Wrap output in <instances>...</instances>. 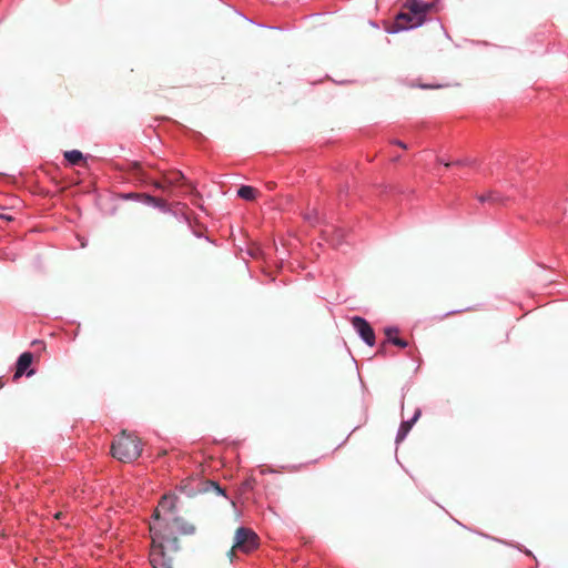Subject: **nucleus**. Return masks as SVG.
Segmentation results:
<instances>
[{
  "mask_svg": "<svg viewBox=\"0 0 568 568\" xmlns=\"http://www.w3.org/2000/svg\"><path fill=\"white\" fill-rule=\"evenodd\" d=\"M155 520L150 524V562L153 568H174L180 550L179 539L196 531L194 524L186 519L165 520V528L155 530Z\"/></svg>",
  "mask_w": 568,
  "mask_h": 568,
  "instance_id": "nucleus-1",
  "label": "nucleus"
},
{
  "mask_svg": "<svg viewBox=\"0 0 568 568\" xmlns=\"http://www.w3.org/2000/svg\"><path fill=\"white\" fill-rule=\"evenodd\" d=\"M432 7V3H426L422 0H407L403 6L404 11L399 12L395 18L396 31L422 26Z\"/></svg>",
  "mask_w": 568,
  "mask_h": 568,
  "instance_id": "nucleus-2",
  "label": "nucleus"
},
{
  "mask_svg": "<svg viewBox=\"0 0 568 568\" xmlns=\"http://www.w3.org/2000/svg\"><path fill=\"white\" fill-rule=\"evenodd\" d=\"M112 456L123 463H131L138 459L142 453L140 438L128 432H122L112 443Z\"/></svg>",
  "mask_w": 568,
  "mask_h": 568,
  "instance_id": "nucleus-3",
  "label": "nucleus"
},
{
  "mask_svg": "<svg viewBox=\"0 0 568 568\" xmlns=\"http://www.w3.org/2000/svg\"><path fill=\"white\" fill-rule=\"evenodd\" d=\"M260 546V536L252 528L241 526L235 530L233 545L227 556L231 561H234L239 554L251 555L256 551Z\"/></svg>",
  "mask_w": 568,
  "mask_h": 568,
  "instance_id": "nucleus-4",
  "label": "nucleus"
},
{
  "mask_svg": "<svg viewBox=\"0 0 568 568\" xmlns=\"http://www.w3.org/2000/svg\"><path fill=\"white\" fill-rule=\"evenodd\" d=\"M178 496L174 493L164 494L153 511L152 520H155V530L165 528V520L184 519L178 515Z\"/></svg>",
  "mask_w": 568,
  "mask_h": 568,
  "instance_id": "nucleus-5",
  "label": "nucleus"
},
{
  "mask_svg": "<svg viewBox=\"0 0 568 568\" xmlns=\"http://www.w3.org/2000/svg\"><path fill=\"white\" fill-rule=\"evenodd\" d=\"M351 323L356 333L361 336V338L368 345L374 346L376 343V336L371 324L361 316H353L351 318Z\"/></svg>",
  "mask_w": 568,
  "mask_h": 568,
  "instance_id": "nucleus-6",
  "label": "nucleus"
},
{
  "mask_svg": "<svg viewBox=\"0 0 568 568\" xmlns=\"http://www.w3.org/2000/svg\"><path fill=\"white\" fill-rule=\"evenodd\" d=\"M184 175L180 171L165 173L160 181H154L152 185L165 193H170L172 187L182 185Z\"/></svg>",
  "mask_w": 568,
  "mask_h": 568,
  "instance_id": "nucleus-7",
  "label": "nucleus"
},
{
  "mask_svg": "<svg viewBox=\"0 0 568 568\" xmlns=\"http://www.w3.org/2000/svg\"><path fill=\"white\" fill-rule=\"evenodd\" d=\"M384 333L386 336V341H384L381 344V346L377 351V355L385 356L387 343H390L399 348H406L408 346V342L405 341L404 338L399 337V329L397 327H394V326L386 327L384 329Z\"/></svg>",
  "mask_w": 568,
  "mask_h": 568,
  "instance_id": "nucleus-8",
  "label": "nucleus"
},
{
  "mask_svg": "<svg viewBox=\"0 0 568 568\" xmlns=\"http://www.w3.org/2000/svg\"><path fill=\"white\" fill-rule=\"evenodd\" d=\"M32 361H33V355L30 352H24L18 357V361L16 364V372L13 375L14 381L19 379L24 374L27 376H31L34 373L33 369H30Z\"/></svg>",
  "mask_w": 568,
  "mask_h": 568,
  "instance_id": "nucleus-9",
  "label": "nucleus"
},
{
  "mask_svg": "<svg viewBox=\"0 0 568 568\" xmlns=\"http://www.w3.org/2000/svg\"><path fill=\"white\" fill-rule=\"evenodd\" d=\"M420 414H422L420 409L417 408L415 410V413H414V416L410 419L404 420V422L400 423L399 428H398L397 434H396V442L397 443L403 442L406 438V436L410 432L413 425L419 418Z\"/></svg>",
  "mask_w": 568,
  "mask_h": 568,
  "instance_id": "nucleus-10",
  "label": "nucleus"
},
{
  "mask_svg": "<svg viewBox=\"0 0 568 568\" xmlns=\"http://www.w3.org/2000/svg\"><path fill=\"white\" fill-rule=\"evenodd\" d=\"M476 199L481 204L488 203V204H491V205L503 204L504 201H505V197L499 192H497V191H487L485 193L477 194Z\"/></svg>",
  "mask_w": 568,
  "mask_h": 568,
  "instance_id": "nucleus-11",
  "label": "nucleus"
},
{
  "mask_svg": "<svg viewBox=\"0 0 568 568\" xmlns=\"http://www.w3.org/2000/svg\"><path fill=\"white\" fill-rule=\"evenodd\" d=\"M143 203L148 204V205H151V206H154V207L161 210L162 212H169L170 211L169 203H168L166 200L161 199V197H156V196H153V195H150V194H145Z\"/></svg>",
  "mask_w": 568,
  "mask_h": 568,
  "instance_id": "nucleus-12",
  "label": "nucleus"
},
{
  "mask_svg": "<svg viewBox=\"0 0 568 568\" xmlns=\"http://www.w3.org/2000/svg\"><path fill=\"white\" fill-rule=\"evenodd\" d=\"M63 156L68 164L72 166L80 165L85 162L82 152L79 150L65 151Z\"/></svg>",
  "mask_w": 568,
  "mask_h": 568,
  "instance_id": "nucleus-13",
  "label": "nucleus"
},
{
  "mask_svg": "<svg viewBox=\"0 0 568 568\" xmlns=\"http://www.w3.org/2000/svg\"><path fill=\"white\" fill-rule=\"evenodd\" d=\"M258 194V191L250 185H242L237 190V196L245 201H254Z\"/></svg>",
  "mask_w": 568,
  "mask_h": 568,
  "instance_id": "nucleus-14",
  "label": "nucleus"
},
{
  "mask_svg": "<svg viewBox=\"0 0 568 568\" xmlns=\"http://www.w3.org/2000/svg\"><path fill=\"white\" fill-rule=\"evenodd\" d=\"M255 486H256V479L254 477L250 476L241 483L239 489L242 494H245V493L254 490Z\"/></svg>",
  "mask_w": 568,
  "mask_h": 568,
  "instance_id": "nucleus-15",
  "label": "nucleus"
},
{
  "mask_svg": "<svg viewBox=\"0 0 568 568\" xmlns=\"http://www.w3.org/2000/svg\"><path fill=\"white\" fill-rule=\"evenodd\" d=\"M146 193H136V192H130V193H121L120 199L122 200H133V201H144V196Z\"/></svg>",
  "mask_w": 568,
  "mask_h": 568,
  "instance_id": "nucleus-16",
  "label": "nucleus"
},
{
  "mask_svg": "<svg viewBox=\"0 0 568 568\" xmlns=\"http://www.w3.org/2000/svg\"><path fill=\"white\" fill-rule=\"evenodd\" d=\"M304 219L311 224V225H315L318 223L320 221V216H318V213L316 210H313L311 212H307L305 215H304Z\"/></svg>",
  "mask_w": 568,
  "mask_h": 568,
  "instance_id": "nucleus-17",
  "label": "nucleus"
},
{
  "mask_svg": "<svg viewBox=\"0 0 568 568\" xmlns=\"http://www.w3.org/2000/svg\"><path fill=\"white\" fill-rule=\"evenodd\" d=\"M315 463H317V459H315V460H311V462H308V463H306V464H303V465H301V466H294V467H292V468H285V467H283V469H287V470H290V471H296V470H300L303 466L313 465V464H315Z\"/></svg>",
  "mask_w": 568,
  "mask_h": 568,
  "instance_id": "nucleus-18",
  "label": "nucleus"
},
{
  "mask_svg": "<svg viewBox=\"0 0 568 568\" xmlns=\"http://www.w3.org/2000/svg\"><path fill=\"white\" fill-rule=\"evenodd\" d=\"M268 473H270V474H271V473H274V470H273L271 467H267V466H263V467L261 468V474H263V475H264V474H268Z\"/></svg>",
  "mask_w": 568,
  "mask_h": 568,
  "instance_id": "nucleus-19",
  "label": "nucleus"
},
{
  "mask_svg": "<svg viewBox=\"0 0 568 568\" xmlns=\"http://www.w3.org/2000/svg\"><path fill=\"white\" fill-rule=\"evenodd\" d=\"M32 344H33L34 346H36V345H37V346H39V347H40V348H42V349L44 348V343H43L42 341H34Z\"/></svg>",
  "mask_w": 568,
  "mask_h": 568,
  "instance_id": "nucleus-20",
  "label": "nucleus"
},
{
  "mask_svg": "<svg viewBox=\"0 0 568 568\" xmlns=\"http://www.w3.org/2000/svg\"><path fill=\"white\" fill-rule=\"evenodd\" d=\"M395 144H397L398 146L403 148V149H406V144L403 143L402 141H394Z\"/></svg>",
  "mask_w": 568,
  "mask_h": 568,
  "instance_id": "nucleus-21",
  "label": "nucleus"
},
{
  "mask_svg": "<svg viewBox=\"0 0 568 568\" xmlns=\"http://www.w3.org/2000/svg\"><path fill=\"white\" fill-rule=\"evenodd\" d=\"M327 232H328V230H324L323 231V234H324L325 237H326Z\"/></svg>",
  "mask_w": 568,
  "mask_h": 568,
  "instance_id": "nucleus-22",
  "label": "nucleus"
}]
</instances>
